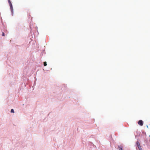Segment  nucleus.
Returning a JSON list of instances; mask_svg holds the SVG:
<instances>
[{
    "label": "nucleus",
    "mask_w": 150,
    "mask_h": 150,
    "mask_svg": "<svg viewBox=\"0 0 150 150\" xmlns=\"http://www.w3.org/2000/svg\"><path fill=\"white\" fill-rule=\"evenodd\" d=\"M10 6L11 11L12 12H13V11L12 5H11H11H10Z\"/></svg>",
    "instance_id": "obj_2"
},
{
    "label": "nucleus",
    "mask_w": 150,
    "mask_h": 150,
    "mask_svg": "<svg viewBox=\"0 0 150 150\" xmlns=\"http://www.w3.org/2000/svg\"><path fill=\"white\" fill-rule=\"evenodd\" d=\"M8 1L10 6L12 5V3L10 0H8Z\"/></svg>",
    "instance_id": "obj_4"
},
{
    "label": "nucleus",
    "mask_w": 150,
    "mask_h": 150,
    "mask_svg": "<svg viewBox=\"0 0 150 150\" xmlns=\"http://www.w3.org/2000/svg\"><path fill=\"white\" fill-rule=\"evenodd\" d=\"M138 123L139 125L142 126L143 125V121L142 120H140L139 121Z\"/></svg>",
    "instance_id": "obj_1"
},
{
    "label": "nucleus",
    "mask_w": 150,
    "mask_h": 150,
    "mask_svg": "<svg viewBox=\"0 0 150 150\" xmlns=\"http://www.w3.org/2000/svg\"><path fill=\"white\" fill-rule=\"evenodd\" d=\"M119 150H122V148L121 147H119Z\"/></svg>",
    "instance_id": "obj_8"
},
{
    "label": "nucleus",
    "mask_w": 150,
    "mask_h": 150,
    "mask_svg": "<svg viewBox=\"0 0 150 150\" xmlns=\"http://www.w3.org/2000/svg\"><path fill=\"white\" fill-rule=\"evenodd\" d=\"M4 35H5L4 33L3 32L2 33V36H4Z\"/></svg>",
    "instance_id": "obj_9"
},
{
    "label": "nucleus",
    "mask_w": 150,
    "mask_h": 150,
    "mask_svg": "<svg viewBox=\"0 0 150 150\" xmlns=\"http://www.w3.org/2000/svg\"><path fill=\"white\" fill-rule=\"evenodd\" d=\"M137 145L138 147L141 146H140V145L139 143V142H137Z\"/></svg>",
    "instance_id": "obj_3"
},
{
    "label": "nucleus",
    "mask_w": 150,
    "mask_h": 150,
    "mask_svg": "<svg viewBox=\"0 0 150 150\" xmlns=\"http://www.w3.org/2000/svg\"><path fill=\"white\" fill-rule=\"evenodd\" d=\"M47 65V64L46 63V62H44V66H46Z\"/></svg>",
    "instance_id": "obj_5"
},
{
    "label": "nucleus",
    "mask_w": 150,
    "mask_h": 150,
    "mask_svg": "<svg viewBox=\"0 0 150 150\" xmlns=\"http://www.w3.org/2000/svg\"><path fill=\"white\" fill-rule=\"evenodd\" d=\"M11 112L14 113V111L13 109H11Z\"/></svg>",
    "instance_id": "obj_6"
},
{
    "label": "nucleus",
    "mask_w": 150,
    "mask_h": 150,
    "mask_svg": "<svg viewBox=\"0 0 150 150\" xmlns=\"http://www.w3.org/2000/svg\"><path fill=\"white\" fill-rule=\"evenodd\" d=\"M139 150H142V149L141 148V146L138 147Z\"/></svg>",
    "instance_id": "obj_7"
}]
</instances>
